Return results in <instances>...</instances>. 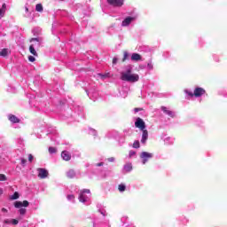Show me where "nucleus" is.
<instances>
[{"label":"nucleus","mask_w":227,"mask_h":227,"mask_svg":"<svg viewBox=\"0 0 227 227\" xmlns=\"http://www.w3.org/2000/svg\"><path fill=\"white\" fill-rule=\"evenodd\" d=\"M67 200H69V201H74L75 200V196H74V195H67Z\"/></svg>","instance_id":"nucleus-28"},{"label":"nucleus","mask_w":227,"mask_h":227,"mask_svg":"<svg viewBox=\"0 0 227 227\" xmlns=\"http://www.w3.org/2000/svg\"><path fill=\"white\" fill-rule=\"evenodd\" d=\"M5 11L4 10H2L0 9V19H3V17H4V14H5Z\"/></svg>","instance_id":"nucleus-29"},{"label":"nucleus","mask_w":227,"mask_h":227,"mask_svg":"<svg viewBox=\"0 0 227 227\" xmlns=\"http://www.w3.org/2000/svg\"><path fill=\"white\" fill-rule=\"evenodd\" d=\"M161 111H163L165 114H168V116H170V118H175V113H173L171 110H168V107L161 106Z\"/></svg>","instance_id":"nucleus-9"},{"label":"nucleus","mask_w":227,"mask_h":227,"mask_svg":"<svg viewBox=\"0 0 227 227\" xmlns=\"http://www.w3.org/2000/svg\"><path fill=\"white\" fill-rule=\"evenodd\" d=\"M8 54H10V50H8L7 48H4L0 51V56H2L3 58H6Z\"/></svg>","instance_id":"nucleus-15"},{"label":"nucleus","mask_w":227,"mask_h":227,"mask_svg":"<svg viewBox=\"0 0 227 227\" xmlns=\"http://www.w3.org/2000/svg\"><path fill=\"white\" fill-rule=\"evenodd\" d=\"M56 152H58V149L56 147H49L50 153H56Z\"/></svg>","instance_id":"nucleus-24"},{"label":"nucleus","mask_w":227,"mask_h":227,"mask_svg":"<svg viewBox=\"0 0 227 227\" xmlns=\"http://www.w3.org/2000/svg\"><path fill=\"white\" fill-rule=\"evenodd\" d=\"M132 20H134V18L132 17H127L122 22H121V26L123 27H127V26H130V23L132 22Z\"/></svg>","instance_id":"nucleus-8"},{"label":"nucleus","mask_w":227,"mask_h":227,"mask_svg":"<svg viewBox=\"0 0 227 227\" xmlns=\"http://www.w3.org/2000/svg\"><path fill=\"white\" fill-rule=\"evenodd\" d=\"M28 61H30L31 63H35V61H36V59H35V57L33 56H28Z\"/></svg>","instance_id":"nucleus-27"},{"label":"nucleus","mask_w":227,"mask_h":227,"mask_svg":"<svg viewBox=\"0 0 227 227\" xmlns=\"http://www.w3.org/2000/svg\"><path fill=\"white\" fill-rule=\"evenodd\" d=\"M131 60L132 61H141V55H139V53H133L131 55Z\"/></svg>","instance_id":"nucleus-13"},{"label":"nucleus","mask_w":227,"mask_h":227,"mask_svg":"<svg viewBox=\"0 0 227 227\" xmlns=\"http://www.w3.org/2000/svg\"><path fill=\"white\" fill-rule=\"evenodd\" d=\"M108 160L109 162H114V157L108 158Z\"/></svg>","instance_id":"nucleus-38"},{"label":"nucleus","mask_w":227,"mask_h":227,"mask_svg":"<svg viewBox=\"0 0 227 227\" xmlns=\"http://www.w3.org/2000/svg\"><path fill=\"white\" fill-rule=\"evenodd\" d=\"M98 167L104 166V162H99L97 164Z\"/></svg>","instance_id":"nucleus-39"},{"label":"nucleus","mask_w":227,"mask_h":227,"mask_svg":"<svg viewBox=\"0 0 227 227\" xmlns=\"http://www.w3.org/2000/svg\"><path fill=\"white\" fill-rule=\"evenodd\" d=\"M186 93H187V95H189V97H194V92L192 93V92L186 90Z\"/></svg>","instance_id":"nucleus-35"},{"label":"nucleus","mask_w":227,"mask_h":227,"mask_svg":"<svg viewBox=\"0 0 227 227\" xmlns=\"http://www.w3.org/2000/svg\"><path fill=\"white\" fill-rule=\"evenodd\" d=\"M12 224L15 226V225L19 224V220H17V219H12Z\"/></svg>","instance_id":"nucleus-31"},{"label":"nucleus","mask_w":227,"mask_h":227,"mask_svg":"<svg viewBox=\"0 0 227 227\" xmlns=\"http://www.w3.org/2000/svg\"><path fill=\"white\" fill-rule=\"evenodd\" d=\"M20 195H19V192H15L11 197L10 200H19Z\"/></svg>","instance_id":"nucleus-21"},{"label":"nucleus","mask_w":227,"mask_h":227,"mask_svg":"<svg viewBox=\"0 0 227 227\" xmlns=\"http://www.w3.org/2000/svg\"><path fill=\"white\" fill-rule=\"evenodd\" d=\"M33 154H28V162H33Z\"/></svg>","instance_id":"nucleus-32"},{"label":"nucleus","mask_w":227,"mask_h":227,"mask_svg":"<svg viewBox=\"0 0 227 227\" xmlns=\"http://www.w3.org/2000/svg\"><path fill=\"white\" fill-rule=\"evenodd\" d=\"M134 111L135 113H139V111H143V108H135Z\"/></svg>","instance_id":"nucleus-36"},{"label":"nucleus","mask_w":227,"mask_h":227,"mask_svg":"<svg viewBox=\"0 0 227 227\" xmlns=\"http://www.w3.org/2000/svg\"><path fill=\"white\" fill-rule=\"evenodd\" d=\"M83 192H86L87 194H90V190H84Z\"/></svg>","instance_id":"nucleus-42"},{"label":"nucleus","mask_w":227,"mask_h":227,"mask_svg":"<svg viewBox=\"0 0 227 227\" xmlns=\"http://www.w3.org/2000/svg\"><path fill=\"white\" fill-rule=\"evenodd\" d=\"M1 10H4L6 12V4H3Z\"/></svg>","instance_id":"nucleus-37"},{"label":"nucleus","mask_w":227,"mask_h":227,"mask_svg":"<svg viewBox=\"0 0 227 227\" xmlns=\"http://www.w3.org/2000/svg\"><path fill=\"white\" fill-rule=\"evenodd\" d=\"M2 212H5V213H7V212H8V209H6V208L3 207V208H2Z\"/></svg>","instance_id":"nucleus-40"},{"label":"nucleus","mask_w":227,"mask_h":227,"mask_svg":"<svg viewBox=\"0 0 227 227\" xmlns=\"http://www.w3.org/2000/svg\"><path fill=\"white\" fill-rule=\"evenodd\" d=\"M193 92H194V97L198 98L200 97H202V95H205L207 93V90H205V89L201 87H197L195 88Z\"/></svg>","instance_id":"nucleus-5"},{"label":"nucleus","mask_w":227,"mask_h":227,"mask_svg":"<svg viewBox=\"0 0 227 227\" xmlns=\"http://www.w3.org/2000/svg\"><path fill=\"white\" fill-rule=\"evenodd\" d=\"M8 178H6V176L4 174H0V182H6Z\"/></svg>","instance_id":"nucleus-22"},{"label":"nucleus","mask_w":227,"mask_h":227,"mask_svg":"<svg viewBox=\"0 0 227 227\" xmlns=\"http://www.w3.org/2000/svg\"><path fill=\"white\" fill-rule=\"evenodd\" d=\"M14 207H15V208H21V207H25V208H26V207H29V201H27V200H24L23 202L22 201H15Z\"/></svg>","instance_id":"nucleus-7"},{"label":"nucleus","mask_w":227,"mask_h":227,"mask_svg":"<svg viewBox=\"0 0 227 227\" xmlns=\"http://www.w3.org/2000/svg\"><path fill=\"white\" fill-rule=\"evenodd\" d=\"M35 12H43V5H42V4H37L35 5Z\"/></svg>","instance_id":"nucleus-18"},{"label":"nucleus","mask_w":227,"mask_h":227,"mask_svg":"<svg viewBox=\"0 0 227 227\" xmlns=\"http://www.w3.org/2000/svg\"><path fill=\"white\" fill-rule=\"evenodd\" d=\"M128 58H129V53L127 51H124L122 61H126Z\"/></svg>","instance_id":"nucleus-26"},{"label":"nucleus","mask_w":227,"mask_h":227,"mask_svg":"<svg viewBox=\"0 0 227 227\" xmlns=\"http://www.w3.org/2000/svg\"><path fill=\"white\" fill-rule=\"evenodd\" d=\"M5 223H8V220H5Z\"/></svg>","instance_id":"nucleus-43"},{"label":"nucleus","mask_w":227,"mask_h":227,"mask_svg":"<svg viewBox=\"0 0 227 227\" xmlns=\"http://www.w3.org/2000/svg\"><path fill=\"white\" fill-rule=\"evenodd\" d=\"M31 41L38 42V38H32Z\"/></svg>","instance_id":"nucleus-41"},{"label":"nucleus","mask_w":227,"mask_h":227,"mask_svg":"<svg viewBox=\"0 0 227 227\" xmlns=\"http://www.w3.org/2000/svg\"><path fill=\"white\" fill-rule=\"evenodd\" d=\"M8 118L12 123H20V119H18L17 116L13 114H10Z\"/></svg>","instance_id":"nucleus-12"},{"label":"nucleus","mask_w":227,"mask_h":227,"mask_svg":"<svg viewBox=\"0 0 227 227\" xmlns=\"http://www.w3.org/2000/svg\"><path fill=\"white\" fill-rule=\"evenodd\" d=\"M116 63H118V59L114 58L113 59V65H116Z\"/></svg>","instance_id":"nucleus-34"},{"label":"nucleus","mask_w":227,"mask_h":227,"mask_svg":"<svg viewBox=\"0 0 227 227\" xmlns=\"http://www.w3.org/2000/svg\"><path fill=\"white\" fill-rule=\"evenodd\" d=\"M61 157H62L63 160H67V161H68V160H70V159H72V155L67 151H63L61 153Z\"/></svg>","instance_id":"nucleus-10"},{"label":"nucleus","mask_w":227,"mask_h":227,"mask_svg":"<svg viewBox=\"0 0 227 227\" xmlns=\"http://www.w3.org/2000/svg\"><path fill=\"white\" fill-rule=\"evenodd\" d=\"M38 172V177L41 178V180H43L44 178H47L49 176V171L45 168H37Z\"/></svg>","instance_id":"nucleus-3"},{"label":"nucleus","mask_w":227,"mask_h":227,"mask_svg":"<svg viewBox=\"0 0 227 227\" xmlns=\"http://www.w3.org/2000/svg\"><path fill=\"white\" fill-rule=\"evenodd\" d=\"M79 200L82 201V203H84V201H86V200H84V195L81 194L79 197Z\"/></svg>","instance_id":"nucleus-30"},{"label":"nucleus","mask_w":227,"mask_h":227,"mask_svg":"<svg viewBox=\"0 0 227 227\" xmlns=\"http://www.w3.org/2000/svg\"><path fill=\"white\" fill-rule=\"evenodd\" d=\"M118 189L120 191V192H124V191L127 189V186H125V184H121L118 185Z\"/></svg>","instance_id":"nucleus-19"},{"label":"nucleus","mask_w":227,"mask_h":227,"mask_svg":"<svg viewBox=\"0 0 227 227\" xmlns=\"http://www.w3.org/2000/svg\"><path fill=\"white\" fill-rule=\"evenodd\" d=\"M140 157L143 159V164H146V162H148V159H152L153 157V154L148 152H143L140 154Z\"/></svg>","instance_id":"nucleus-4"},{"label":"nucleus","mask_w":227,"mask_h":227,"mask_svg":"<svg viewBox=\"0 0 227 227\" xmlns=\"http://www.w3.org/2000/svg\"><path fill=\"white\" fill-rule=\"evenodd\" d=\"M67 178H74V176H75V171H74V170H69V171L67 173Z\"/></svg>","instance_id":"nucleus-17"},{"label":"nucleus","mask_w":227,"mask_h":227,"mask_svg":"<svg viewBox=\"0 0 227 227\" xmlns=\"http://www.w3.org/2000/svg\"><path fill=\"white\" fill-rule=\"evenodd\" d=\"M29 52H31L33 56H38V53L36 52V50H35V46H33V44L29 46Z\"/></svg>","instance_id":"nucleus-16"},{"label":"nucleus","mask_w":227,"mask_h":227,"mask_svg":"<svg viewBox=\"0 0 227 227\" xmlns=\"http://www.w3.org/2000/svg\"><path fill=\"white\" fill-rule=\"evenodd\" d=\"M121 79L127 82H137L139 81V74H132V69L129 68L121 74Z\"/></svg>","instance_id":"nucleus-1"},{"label":"nucleus","mask_w":227,"mask_h":227,"mask_svg":"<svg viewBox=\"0 0 227 227\" xmlns=\"http://www.w3.org/2000/svg\"><path fill=\"white\" fill-rule=\"evenodd\" d=\"M135 127L137 129H139L140 130H145V129H146V124L145 123V121H143V119L138 117L135 121Z\"/></svg>","instance_id":"nucleus-2"},{"label":"nucleus","mask_w":227,"mask_h":227,"mask_svg":"<svg viewBox=\"0 0 227 227\" xmlns=\"http://www.w3.org/2000/svg\"><path fill=\"white\" fill-rule=\"evenodd\" d=\"M142 139H141V143L143 145H145L146 143V141H148V130L144 129L142 130Z\"/></svg>","instance_id":"nucleus-11"},{"label":"nucleus","mask_w":227,"mask_h":227,"mask_svg":"<svg viewBox=\"0 0 227 227\" xmlns=\"http://www.w3.org/2000/svg\"><path fill=\"white\" fill-rule=\"evenodd\" d=\"M26 162H27V160L22 158V159H21V165H22V166H26Z\"/></svg>","instance_id":"nucleus-33"},{"label":"nucleus","mask_w":227,"mask_h":227,"mask_svg":"<svg viewBox=\"0 0 227 227\" xmlns=\"http://www.w3.org/2000/svg\"><path fill=\"white\" fill-rule=\"evenodd\" d=\"M141 145L139 144V140H136L133 143V148H140Z\"/></svg>","instance_id":"nucleus-23"},{"label":"nucleus","mask_w":227,"mask_h":227,"mask_svg":"<svg viewBox=\"0 0 227 227\" xmlns=\"http://www.w3.org/2000/svg\"><path fill=\"white\" fill-rule=\"evenodd\" d=\"M124 169H125V171H128V172L132 171V164H130V163L126 164L124 166Z\"/></svg>","instance_id":"nucleus-20"},{"label":"nucleus","mask_w":227,"mask_h":227,"mask_svg":"<svg viewBox=\"0 0 227 227\" xmlns=\"http://www.w3.org/2000/svg\"><path fill=\"white\" fill-rule=\"evenodd\" d=\"M26 212H27L26 208H20L19 210V213L20 214V215H26Z\"/></svg>","instance_id":"nucleus-25"},{"label":"nucleus","mask_w":227,"mask_h":227,"mask_svg":"<svg viewBox=\"0 0 227 227\" xmlns=\"http://www.w3.org/2000/svg\"><path fill=\"white\" fill-rule=\"evenodd\" d=\"M97 75L98 77H100V79H102V81H105V79H109V77H111L109 73H105V74L98 73Z\"/></svg>","instance_id":"nucleus-14"},{"label":"nucleus","mask_w":227,"mask_h":227,"mask_svg":"<svg viewBox=\"0 0 227 227\" xmlns=\"http://www.w3.org/2000/svg\"><path fill=\"white\" fill-rule=\"evenodd\" d=\"M110 6L121 7L123 6V0H107Z\"/></svg>","instance_id":"nucleus-6"}]
</instances>
